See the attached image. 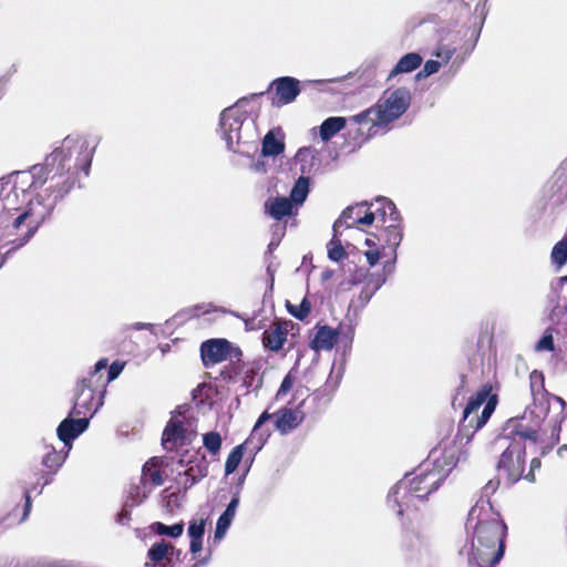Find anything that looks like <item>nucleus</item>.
Returning <instances> with one entry per match:
<instances>
[{
  "label": "nucleus",
  "instance_id": "nucleus-44",
  "mask_svg": "<svg viewBox=\"0 0 567 567\" xmlns=\"http://www.w3.org/2000/svg\"><path fill=\"white\" fill-rule=\"evenodd\" d=\"M537 351H551L554 350V339L550 332L546 331L540 340L536 343Z\"/></svg>",
  "mask_w": 567,
  "mask_h": 567
},
{
  "label": "nucleus",
  "instance_id": "nucleus-41",
  "mask_svg": "<svg viewBox=\"0 0 567 567\" xmlns=\"http://www.w3.org/2000/svg\"><path fill=\"white\" fill-rule=\"evenodd\" d=\"M287 309L291 316L299 320H303L311 311V305L308 299H303L300 305L296 306L287 301Z\"/></svg>",
  "mask_w": 567,
  "mask_h": 567
},
{
  "label": "nucleus",
  "instance_id": "nucleus-62",
  "mask_svg": "<svg viewBox=\"0 0 567 567\" xmlns=\"http://www.w3.org/2000/svg\"><path fill=\"white\" fill-rule=\"evenodd\" d=\"M547 452H548V449H547V447H542V453H540V455H545Z\"/></svg>",
  "mask_w": 567,
  "mask_h": 567
},
{
  "label": "nucleus",
  "instance_id": "nucleus-61",
  "mask_svg": "<svg viewBox=\"0 0 567 567\" xmlns=\"http://www.w3.org/2000/svg\"><path fill=\"white\" fill-rule=\"evenodd\" d=\"M365 244H367L368 246H374V245H375V241H374V239H373V238H367V239H365Z\"/></svg>",
  "mask_w": 567,
  "mask_h": 567
},
{
  "label": "nucleus",
  "instance_id": "nucleus-16",
  "mask_svg": "<svg viewBox=\"0 0 567 567\" xmlns=\"http://www.w3.org/2000/svg\"><path fill=\"white\" fill-rule=\"evenodd\" d=\"M548 298L553 305V318L560 320L564 315L567 316V276L557 278L550 284Z\"/></svg>",
  "mask_w": 567,
  "mask_h": 567
},
{
  "label": "nucleus",
  "instance_id": "nucleus-26",
  "mask_svg": "<svg viewBox=\"0 0 567 567\" xmlns=\"http://www.w3.org/2000/svg\"><path fill=\"white\" fill-rule=\"evenodd\" d=\"M19 218H13V220H8L4 217L0 216V243L14 244L16 247H19L18 244L21 239L19 235Z\"/></svg>",
  "mask_w": 567,
  "mask_h": 567
},
{
  "label": "nucleus",
  "instance_id": "nucleus-58",
  "mask_svg": "<svg viewBox=\"0 0 567 567\" xmlns=\"http://www.w3.org/2000/svg\"><path fill=\"white\" fill-rule=\"evenodd\" d=\"M498 484H499V481H489V482L485 485L484 489H485V492H486V493H488V492H495V491H496V488L498 487Z\"/></svg>",
  "mask_w": 567,
  "mask_h": 567
},
{
  "label": "nucleus",
  "instance_id": "nucleus-55",
  "mask_svg": "<svg viewBox=\"0 0 567 567\" xmlns=\"http://www.w3.org/2000/svg\"><path fill=\"white\" fill-rule=\"evenodd\" d=\"M24 497H25V505H24V511H23V515H22V520H25V519H27V517L29 516L30 511H31V496H30V491H25V493H24Z\"/></svg>",
  "mask_w": 567,
  "mask_h": 567
},
{
  "label": "nucleus",
  "instance_id": "nucleus-5",
  "mask_svg": "<svg viewBox=\"0 0 567 567\" xmlns=\"http://www.w3.org/2000/svg\"><path fill=\"white\" fill-rule=\"evenodd\" d=\"M411 92L406 87H398L385 92L378 103L368 110L351 117L359 125L363 134L367 127V138L375 135L379 128H384L389 123L403 115L411 104Z\"/></svg>",
  "mask_w": 567,
  "mask_h": 567
},
{
  "label": "nucleus",
  "instance_id": "nucleus-40",
  "mask_svg": "<svg viewBox=\"0 0 567 567\" xmlns=\"http://www.w3.org/2000/svg\"><path fill=\"white\" fill-rule=\"evenodd\" d=\"M68 455V452L62 455L61 453H58L54 449H52V451L48 452L43 460H42V463L45 467L50 468V470H53L54 472L58 471V468L63 464V462L65 461V457Z\"/></svg>",
  "mask_w": 567,
  "mask_h": 567
},
{
  "label": "nucleus",
  "instance_id": "nucleus-29",
  "mask_svg": "<svg viewBox=\"0 0 567 567\" xmlns=\"http://www.w3.org/2000/svg\"><path fill=\"white\" fill-rule=\"evenodd\" d=\"M287 339V332L280 326L276 324L266 330L262 334L264 346L271 351H278Z\"/></svg>",
  "mask_w": 567,
  "mask_h": 567
},
{
  "label": "nucleus",
  "instance_id": "nucleus-14",
  "mask_svg": "<svg viewBox=\"0 0 567 567\" xmlns=\"http://www.w3.org/2000/svg\"><path fill=\"white\" fill-rule=\"evenodd\" d=\"M299 84V80L291 76H282L272 81L271 87L276 92L272 104L281 106L293 102L300 93Z\"/></svg>",
  "mask_w": 567,
  "mask_h": 567
},
{
  "label": "nucleus",
  "instance_id": "nucleus-1",
  "mask_svg": "<svg viewBox=\"0 0 567 567\" xmlns=\"http://www.w3.org/2000/svg\"><path fill=\"white\" fill-rule=\"evenodd\" d=\"M466 529L473 532L468 563L478 567L498 564L504 555L506 525L488 501H480L471 508Z\"/></svg>",
  "mask_w": 567,
  "mask_h": 567
},
{
  "label": "nucleus",
  "instance_id": "nucleus-13",
  "mask_svg": "<svg viewBox=\"0 0 567 567\" xmlns=\"http://www.w3.org/2000/svg\"><path fill=\"white\" fill-rule=\"evenodd\" d=\"M178 463L181 466H187L184 473L178 474V483L185 489L190 488L208 473V464L204 456L189 460L182 457Z\"/></svg>",
  "mask_w": 567,
  "mask_h": 567
},
{
  "label": "nucleus",
  "instance_id": "nucleus-17",
  "mask_svg": "<svg viewBox=\"0 0 567 567\" xmlns=\"http://www.w3.org/2000/svg\"><path fill=\"white\" fill-rule=\"evenodd\" d=\"M272 416H275V426L277 431L280 434L286 435L301 424L305 419V413L299 408H284L275 414H270V417Z\"/></svg>",
  "mask_w": 567,
  "mask_h": 567
},
{
  "label": "nucleus",
  "instance_id": "nucleus-11",
  "mask_svg": "<svg viewBox=\"0 0 567 567\" xmlns=\"http://www.w3.org/2000/svg\"><path fill=\"white\" fill-rule=\"evenodd\" d=\"M269 419H270V413H268V411L262 412L252 429L250 437L244 444H239L231 450V452L229 453V455L226 460V464H225V474L226 475H229L236 471V468L238 467L239 463L243 460L244 450L246 449V445L252 444L254 441L257 440L256 449L257 450L261 449V446L265 444L269 434H264L259 430H260V426Z\"/></svg>",
  "mask_w": 567,
  "mask_h": 567
},
{
  "label": "nucleus",
  "instance_id": "nucleus-63",
  "mask_svg": "<svg viewBox=\"0 0 567 567\" xmlns=\"http://www.w3.org/2000/svg\"><path fill=\"white\" fill-rule=\"evenodd\" d=\"M255 167L257 171H259L262 167V165L257 164Z\"/></svg>",
  "mask_w": 567,
  "mask_h": 567
},
{
  "label": "nucleus",
  "instance_id": "nucleus-39",
  "mask_svg": "<svg viewBox=\"0 0 567 567\" xmlns=\"http://www.w3.org/2000/svg\"><path fill=\"white\" fill-rule=\"evenodd\" d=\"M203 444L212 455H216L220 451L221 436L218 432H208L203 436Z\"/></svg>",
  "mask_w": 567,
  "mask_h": 567
},
{
  "label": "nucleus",
  "instance_id": "nucleus-23",
  "mask_svg": "<svg viewBox=\"0 0 567 567\" xmlns=\"http://www.w3.org/2000/svg\"><path fill=\"white\" fill-rule=\"evenodd\" d=\"M293 206L292 202L287 197L269 198L265 203L266 213L277 220L291 215Z\"/></svg>",
  "mask_w": 567,
  "mask_h": 567
},
{
  "label": "nucleus",
  "instance_id": "nucleus-30",
  "mask_svg": "<svg viewBox=\"0 0 567 567\" xmlns=\"http://www.w3.org/2000/svg\"><path fill=\"white\" fill-rule=\"evenodd\" d=\"M188 536L190 538L189 549L192 554H197L203 549V536L205 533V520H193L188 526Z\"/></svg>",
  "mask_w": 567,
  "mask_h": 567
},
{
  "label": "nucleus",
  "instance_id": "nucleus-4",
  "mask_svg": "<svg viewBox=\"0 0 567 567\" xmlns=\"http://www.w3.org/2000/svg\"><path fill=\"white\" fill-rule=\"evenodd\" d=\"M34 174L18 172L6 183L8 192L0 198V216L8 220L19 218V231L21 239L18 246L25 245L35 234L41 223L44 220L45 213H37L32 202L28 200L27 189L35 186Z\"/></svg>",
  "mask_w": 567,
  "mask_h": 567
},
{
  "label": "nucleus",
  "instance_id": "nucleus-9",
  "mask_svg": "<svg viewBox=\"0 0 567 567\" xmlns=\"http://www.w3.org/2000/svg\"><path fill=\"white\" fill-rule=\"evenodd\" d=\"M496 406V398L489 396V389L483 388L473 395L463 412L465 426L472 427L474 432L480 430L491 417Z\"/></svg>",
  "mask_w": 567,
  "mask_h": 567
},
{
  "label": "nucleus",
  "instance_id": "nucleus-35",
  "mask_svg": "<svg viewBox=\"0 0 567 567\" xmlns=\"http://www.w3.org/2000/svg\"><path fill=\"white\" fill-rule=\"evenodd\" d=\"M151 493L147 484H138L131 487L126 497L127 506L140 505Z\"/></svg>",
  "mask_w": 567,
  "mask_h": 567
},
{
  "label": "nucleus",
  "instance_id": "nucleus-32",
  "mask_svg": "<svg viewBox=\"0 0 567 567\" xmlns=\"http://www.w3.org/2000/svg\"><path fill=\"white\" fill-rule=\"evenodd\" d=\"M308 194H309V177L300 176L296 181V183L290 192L289 199L292 202L293 205L299 206V205L303 204Z\"/></svg>",
  "mask_w": 567,
  "mask_h": 567
},
{
  "label": "nucleus",
  "instance_id": "nucleus-22",
  "mask_svg": "<svg viewBox=\"0 0 567 567\" xmlns=\"http://www.w3.org/2000/svg\"><path fill=\"white\" fill-rule=\"evenodd\" d=\"M338 332L334 329L328 326L320 327L311 341V347L316 351H329L336 344Z\"/></svg>",
  "mask_w": 567,
  "mask_h": 567
},
{
  "label": "nucleus",
  "instance_id": "nucleus-25",
  "mask_svg": "<svg viewBox=\"0 0 567 567\" xmlns=\"http://www.w3.org/2000/svg\"><path fill=\"white\" fill-rule=\"evenodd\" d=\"M383 229L379 235L373 236L378 241L383 243L384 245L396 248L402 240V230L399 221H389L385 225H382Z\"/></svg>",
  "mask_w": 567,
  "mask_h": 567
},
{
  "label": "nucleus",
  "instance_id": "nucleus-50",
  "mask_svg": "<svg viewBox=\"0 0 567 567\" xmlns=\"http://www.w3.org/2000/svg\"><path fill=\"white\" fill-rule=\"evenodd\" d=\"M292 385H293V379L290 374H287L280 384V388L277 392V398H280V396L287 394L291 390Z\"/></svg>",
  "mask_w": 567,
  "mask_h": 567
},
{
  "label": "nucleus",
  "instance_id": "nucleus-24",
  "mask_svg": "<svg viewBox=\"0 0 567 567\" xmlns=\"http://www.w3.org/2000/svg\"><path fill=\"white\" fill-rule=\"evenodd\" d=\"M174 553V546L165 540H161L152 545L148 549L147 557L154 564L163 563V567L171 566V556Z\"/></svg>",
  "mask_w": 567,
  "mask_h": 567
},
{
  "label": "nucleus",
  "instance_id": "nucleus-12",
  "mask_svg": "<svg viewBox=\"0 0 567 567\" xmlns=\"http://www.w3.org/2000/svg\"><path fill=\"white\" fill-rule=\"evenodd\" d=\"M375 220V213H371L365 202L346 208L333 224V231L343 228H353L357 225H371Z\"/></svg>",
  "mask_w": 567,
  "mask_h": 567
},
{
  "label": "nucleus",
  "instance_id": "nucleus-36",
  "mask_svg": "<svg viewBox=\"0 0 567 567\" xmlns=\"http://www.w3.org/2000/svg\"><path fill=\"white\" fill-rule=\"evenodd\" d=\"M530 382V391L534 399V402L543 399L545 396L544 390V375L542 372L533 371L529 375Z\"/></svg>",
  "mask_w": 567,
  "mask_h": 567
},
{
  "label": "nucleus",
  "instance_id": "nucleus-2",
  "mask_svg": "<svg viewBox=\"0 0 567 567\" xmlns=\"http://www.w3.org/2000/svg\"><path fill=\"white\" fill-rule=\"evenodd\" d=\"M435 452L431 453V457L434 458L432 468L429 464H424L414 473L405 475L390 489L386 504L396 512L398 516H402L404 511L416 507L419 502H423L427 495L436 491L456 465L457 461L452 452H445L442 462L435 458Z\"/></svg>",
  "mask_w": 567,
  "mask_h": 567
},
{
  "label": "nucleus",
  "instance_id": "nucleus-54",
  "mask_svg": "<svg viewBox=\"0 0 567 567\" xmlns=\"http://www.w3.org/2000/svg\"><path fill=\"white\" fill-rule=\"evenodd\" d=\"M365 257H367L369 265L371 267H373L374 265H377V262L380 259V252L377 249H370V250L365 251Z\"/></svg>",
  "mask_w": 567,
  "mask_h": 567
},
{
  "label": "nucleus",
  "instance_id": "nucleus-49",
  "mask_svg": "<svg viewBox=\"0 0 567 567\" xmlns=\"http://www.w3.org/2000/svg\"><path fill=\"white\" fill-rule=\"evenodd\" d=\"M124 369V363H120L118 361L113 362L107 371V381L111 382L115 380L122 370Z\"/></svg>",
  "mask_w": 567,
  "mask_h": 567
},
{
  "label": "nucleus",
  "instance_id": "nucleus-34",
  "mask_svg": "<svg viewBox=\"0 0 567 567\" xmlns=\"http://www.w3.org/2000/svg\"><path fill=\"white\" fill-rule=\"evenodd\" d=\"M550 258L557 268H561L567 264V234L554 246Z\"/></svg>",
  "mask_w": 567,
  "mask_h": 567
},
{
  "label": "nucleus",
  "instance_id": "nucleus-20",
  "mask_svg": "<svg viewBox=\"0 0 567 567\" xmlns=\"http://www.w3.org/2000/svg\"><path fill=\"white\" fill-rule=\"evenodd\" d=\"M239 505V493H235L231 501L227 505L225 512L219 516L216 529H215V539H223L226 535L227 529L229 528L235 515L237 507Z\"/></svg>",
  "mask_w": 567,
  "mask_h": 567
},
{
  "label": "nucleus",
  "instance_id": "nucleus-19",
  "mask_svg": "<svg viewBox=\"0 0 567 567\" xmlns=\"http://www.w3.org/2000/svg\"><path fill=\"white\" fill-rule=\"evenodd\" d=\"M370 209L371 213H375V220L380 221L381 225L389 221H400L395 205L388 198H378L374 204H370Z\"/></svg>",
  "mask_w": 567,
  "mask_h": 567
},
{
  "label": "nucleus",
  "instance_id": "nucleus-18",
  "mask_svg": "<svg viewBox=\"0 0 567 567\" xmlns=\"http://www.w3.org/2000/svg\"><path fill=\"white\" fill-rule=\"evenodd\" d=\"M89 426L87 417L72 419L66 417L63 420L58 426L56 434L58 437L71 449V441L76 439L81 433H83Z\"/></svg>",
  "mask_w": 567,
  "mask_h": 567
},
{
  "label": "nucleus",
  "instance_id": "nucleus-60",
  "mask_svg": "<svg viewBox=\"0 0 567 567\" xmlns=\"http://www.w3.org/2000/svg\"><path fill=\"white\" fill-rule=\"evenodd\" d=\"M71 184H68L63 192L59 194V197H63L71 188Z\"/></svg>",
  "mask_w": 567,
  "mask_h": 567
},
{
  "label": "nucleus",
  "instance_id": "nucleus-48",
  "mask_svg": "<svg viewBox=\"0 0 567 567\" xmlns=\"http://www.w3.org/2000/svg\"><path fill=\"white\" fill-rule=\"evenodd\" d=\"M107 364H109V361L107 359L103 358V359H100L95 367H94V370L91 372L90 374V379H87L89 381L92 382V380L94 378H97V381L101 379V375H100V372L105 370L107 368Z\"/></svg>",
  "mask_w": 567,
  "mask_h": 567
},
{
  "label": "nucleus",
  "instance_id": "nucleus-57",
  "mask_svg": "<svg viewBox=\"0 0 567 567\" xmlns=\"http://www.w3.org/2000/svg\"><path fill=\"white\" fill-rule=\"evenodd\" d=\"M131 329H134V330H143V329H153V324L152 323H143V322H136L134 324L131 326Z\"/></svg>",
  "mask_w": 567,
  "mask_h": 567
},
{
  "label": "nucleus",
  "instance_id": "nucleus-38",
  "mask_svg": "<svg viewBox=\"0 0 567 567\" xmlns=\"http://www.w3.org/2000/svg\"><path fill=\"white\" fill-rule=\"evenodd\" d=\"M152 528L158 535H165L173 538L179 537L184 532V524L177 523L173 526H167L161 522H156L152 525Z\"/></svg>",
  "mask_w": 567,
  "mask_h": 567
},
{
  "label": "nucleus",
  "instance_id": "nucleus-56",
  "mask_svg": "<svg viewBox=\"0 0 567 567\" xmlns=\"http://www.w3.org/2000/svg\"><path fill=\"white\" fill-rule=\"evenodd\" d=\"M558 423V420L556 419L554 421V424L550 425L551 427V439H554V443L558 442V439H559V431H560V427L557 425Z\"/></svg>",
  "mask_w": 567,
  "mask_h": 567
},
{
  "label": "nucleus",
  "instance_id": "nucleus-46",
  "mask_svg": "<svg viewBox=\"0 0 567 567\" xmlns=\"http://www.w3.org/2000/svg\"><path fill=\"white\" fill-rule=\"evenodd\" d=\"M134 506H127V502L125 501L121 512L117 515L116 522L121 525H127L131 520V511Z\"/></svg>",
  "mask_w": 567,
  "mask_h": 567
},
{
  "label": "nucleus",
  "instance_id": "nucleus-10",
  "mask_svg": "<svg viewBox=\"0 0 567 567\" xmlns=\"http://www.w3.org/2000/svg\"><path fill=\"white\" fill-rule=\"evenodd\" d=\"M195 436L194 421L178 413L168 421L163 432L162 443L166 450L173 451L178 445L189 444Z\"/></svg>",
  "mask_w": 567,
  "mask_h": 567
},
{
  "label": "nucleus",
  "instance_id": "nucleus-51",
  "mask_svg": "<svg viewBox=\"0 0 567 567\" xmlns=\"http://www.w3.org/2000/svg\"><path fill=\"white\" fill-rule=\"evenodd\" d=\"M455 48L441 47L437 49L435 55L442 59L445 63L454 55Z\"/></svg>",
  "mask_w": 567,
  "mask_h": 567
},
{
  "label": "nucleus",
  "instance_id": "nucleus-52",
  "mask_svg": "<svg viewBox=\"0 0 567 567\" xmlns=\"http://www.w3.org/2000/svg\"><path fill=\"white\" fill-rule=\"evenodd\" d=\"M155 470V466L153 464L146 463L142 468V475H141V484H147L148 485V477L151 476V473Z\"/></svg>",
  "mask_w": 567,
  "mask_h": 567
},
{
  "label": "nucleus",
  "instance_id": "nucleus-27",
  "mask_svg": "<svg viewBox=\"0 0 567 567\" xmlns=\"http://www.w3.org/2000/svg\"><path fill=\"white\" fill-rule=\"evenodd\" d=\"M422 61V56L415 52L403 55L390 72L389 80L398 74L410 73L416 70L421 65Z\"/></svg>",
  "mask_w": 567,
  "mask_h": 567
},
{
  "label": "nucleus",
  "instance_id": "nucleus-53",
  "mask_svg": "<svg viewBox=\"0 0 567 567\" xmlns=\"http://www.w3.org/2000/svg\"><path fill=\"white\" fill-rule=\"evenodd\" d=\"M163 484V478L161 473L156 470L151 473V476L148 477V487L150 491L152 489V486H158Z\"/></svg>",
  "mask_w": 567,
  "mask_h": 567
},
{
  "label": "nucleus",
  "instance_id": "nucleus-59",
  "mask_svg": "<svg viewBox=\"0 0 567 567\" xmlns=\"http://www.w3.org/2000/svg\"><path fill=\"white\" fill-rule=\"evenodd\" d=\"M550 399H551L555 403H557V404L560 406V409H561V410L564 409V406H565V401H564L561 398L556 396V395H551V398H550Z\"/></svg>",
  "mask_w": 567,
  "mask_h": 567
},
{
  "label": "nucleus",
  "instance_id": "nucleus-3",
  "mask_svg": "<svg viewBox=\"0 0 567 567\" xmlns=\"http://www.w3.org/2000/svg\"><path fill=\"white\" fill-rule=\"evenodd\" d=\"M544 417L545 413L540 411L537 414V421L533 425H528L525 423L527 419V412H525L520 421L511 420L504 427L499 442L507 443V445L499 456L497 470L499 476H504L509 485L524 478L527 443L536 444L540 433L546 434L540 426V421Z\"/></svg>",
  "mask_w": 567,
  "mask_h": 567
},
{
  "label": "nucleus",
  "instance_id": "nucleus-33",
  "mask_svg": "<svg viewBox=\"0 0 567 567\" xmlns=\"http://www.w3.org/2000/svg\"><path fill=\"white\" fill-rule=\"evenodd\" d=\"M284 150V142L277 140L271 131L265 135L261 150L264 156H277L281 154Z\"/></svg>",
  "mask_w": 567,
  "mask_h": 567
},
{
  "label": "nucleus",
  "instance_id": "nucleus-37",
  "mask_svg": "<svg viewBox=\"0 0 567 567\" xmlns=\"http://www.w3.org/2000/svg\"><path fill=\"white\" fill-rule=\"evenodd\" d=\"M339 233L333 231V237L328 244V257L333 261H340L346 257V250L339 239Z\"/></svg>",
  "mask_w": 567,
  "mask_h": 567
},
{
  "label": "nucleus",
  "instance_id": "nucleus-15",
  "mask_svg": "<svg viewBox=\"0 0 567 567\" xmlns=\"http://www.w3.org/2000/svg\"><path fill=\"white\" fill-rule=\"evenodd\" d=\"M93 398L94 393L91 381L82 379L78 384L75 401L71 414L80 416L90 413L92 416L99 409V405L93 408Z\"/></svg>",
  "mask_w": 567,
  "mask_h": 567
},
{
  "label": "nucleus",
  "instance_id": "nucleus-47",
  "mask_svg": "<svg viewBox=\"0 0 567 567\" xmlns=\"http://www.w3.org/2000/svg\"><path fill=\"white\" fill-rule=\"evenodd\" d=\"M107 364H109V361L107 359L103 358V359H100L95 367H94V370L91 372L90 374V379H87L89 381L92 382V380L94 378H97V381L101 379V375H100V372L105 370L107 368Z\"/></svg>",
  "mask_w": 567,
  "mask_h": 567
},
{
  "label": "nucleus",
  "instance_id": "nucleus-7",
  "mask_svg": "<svg viewBox=\"0 0 567 567\" xmlns=\"http://www.w3.org/2000/svg\"><path fill=\"white\" fill-rule=\"evenodd\" d=\"M219 130L221 138L229 151L238 152L240 143L255 137L254 122L248 120L247 112L239 105L225 109L220 114Z\"/></svg>",
  "mask_w": 567,
  "mask_h": 567
},
{
  "label": "nucleus",
  "instance_id": "nucleus-28",
  "mask_svg": "<svg viewBox=\"0 0 567 567\" xmlns=\"http://www.w3.org/2000/svg\"><path fill=\"white\" fill-rule=\"evenodd\" d=\"M295 159L300 165L301 176L309 175L317 165V151L312 147H301L297 152Z\"/></svg>",
  "mask_w": 567,
  "mask_h": 567
},
{
  "label": "nucleus",
  "instance_id": "nucleus-8",
  "mask_svg": "<svg viewBox=\"0 0 567 567\" xmlns=\"http://www.w3.org/2000/svg\"><path fill=\"white\" fill-rule=\"evenodd\" d=\"M200 355L203 364L209 368L214 364L220 363L226 360H230L233 363L231 368H227L220 372L224 380H231L235 375L240 372L239 361L241 357V350L235 348L226 339H212L202 343Z\"/></svg>",
  "mask_w": 567,
  "mask_h": 567
},
{
  "label": "nucleus",
  "instance_id": "nucleus-45",
  "mask_svg": "<svg viewBox=\"0 0 567 567\" xmlns=\"http://www.w3.org/2000/svg\"><path fill=\"white\" fill-rule=\"evenodd\" d=\"M540 466H542L540 458L539 457H533L530 460V463H529V470L524 475V480L529 482V483H534L536 481L535 471L539 470Z\"/></svg>",
  "mask_w": 567,
  "mask_h": 567
},
{
  "label": "nucleus",
  "instance_id": "nucleus-42",
  "mask_svg": "<svg viewBox=\"0 0 567 567\" xmlns=\"http://www.w3.org/2000/svg\"><path fill=\"white\" fill-rule=\"evenodd\" d=\"M384 280L375 279V280H369L367 282L365 287L362 289L359 299L363 305L370 301L372 296L375 293V291L382 286Z\"/></svg>",
  "mask_w": 567,
  "mask_h": 567
},
{
  "label": "nucleus",
  "instance_id": "nucleus-21",
  "mask_svg": "<svg viewBox=\"0 0 567 567\" xmlns=\"http://www.w3.org/2000/svg\"><path fill=\"white\" fill-rule=\"evenodd\" d=\"M550 189L556 195V202L567 198V158L555 171L550 179Z\"/></svg>",
  "mask_w": 567,
  "mask_h": 567
},
{
  "label": "nucleus",
  "instance_id": "nucleus-6",
  "mask_svg": "<svg viewBox=\"0 0 567 567\" xmlns=\"http://www.w3.org/2000/svg\"><path fill=\"white\" fill-rule=\"evenodd\" d=\"M93 156V148L83 140L66 137L62 145L55 148L44 162L40 171L45 169L47 175L52 174L51 178L69 173L72 168L82 169L89 173ZM49 176L42 182L44 183Z\"/></svg>",
  "mask_w": 567,
  "mask_h": 567
},
{
  "label": "nucleus",
  "instance_id": "nucleus-31",
  "mask_svg": "<svg viewBox=\"0 0 567 567\" xmlns=\"http://www.w3.org/2000/svg\"><path fill=\"white\" fill-rule=\"evenodd\" d=\"M347 120L340 116L328 117L320 125V137L323 142H328L341 130L344 128Z\"/></svg>",
  "mask_w": 567,
  "mask_h": 567
},
{
  "label": "nucleus",
  "instance_id": "nucleus-43",
  "mask_svg": "<svg viewBox=\"0 0 567 567\" xmlns=\"http://www.w3.org/2000/svg\"><path fill=\"white\" fill-rule=\"evenodd\" d=\"M441 68V63L439 61L429 60L425 62L423 69L416 74L417 79L427 78L434 73H436Z\"/></svg>",
  "mask_w": 567,
  "mask_h": 567
}]
</instances>
